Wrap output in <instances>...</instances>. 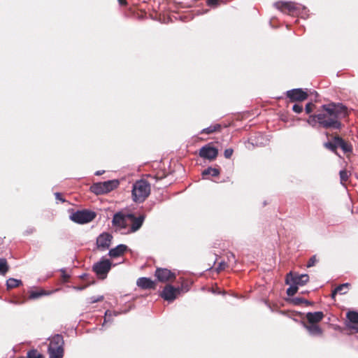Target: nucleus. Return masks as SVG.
Masks as SVG:
<instances>
[{"label": "nucleus", "mask_w": 358, "mask_h": 358, "mask_svg": "<svg viewBox=\"0 0 358 358\" xmlns=\"http://www.w3.org/2000/svg\"><path fill=\"white\" fill-rule=\"evenodd\" d=\"M218 155V150L210 145L203 146L199 150V155L203 159L208 160L215 159Z\"/></svg>", "instance_id": "nucleus-12"}, {"label": "nucleus", "mask_w": 358, "mask_h": 358, "mask_svg": "<svg viewBox=\"0 0 358 358\" xmlns=\"http://www.w3.org/2000/svg\"><path fill=\"white\" fill-rule=\"evenodd\" d=\"M180 292V288H175L171 285H167L164 288L161 296L166 301H172L177 297Z\"/></svg>", "instance_id": "nucleus-11"}, {"label": "nucleus", "mask_w": 358, "mask_h": 358, "mask_svg": "<svg viewBox=\"0 0 358 358\" xmlns=\"http://www.w3.org/2000/svg\"><path fill=\"white\" fill-rule=\"evenodd\" d=\"M144 219L143 215L136 217L129 213H115L113 215V231H118L122 234L135 232L141 227Z\"/></svg>", "instance_id": "nucleus-2"}, {"label": "nucleus", "mask_w": 358, "mask_h": 358, "mask_svg": "<svg viewBox=\"0 0 358 358\" xmlns=\"http://www.w3.org/2000/svg\"><path fill=\"white\" fill-rule=\"evenodd\" d=\"M304 327L308 330L311 336H320L322 333V329L317 324H304Z\"/></svg>", "instance_id": "nucleus-17"}, {"label": "nucleus", "mask_w": 358, "mask_h": 358, "mask_svg": "<svg viewBox=\"0 0 358 358\" xmlns=\"http://www.w3.org/2000/svg\"><path fill=\"white\" fill-rule=\"evenodd\" d=\"M233 152H234V150L231 148L226 149L224 152V155L225 158L229 159L231 157Z\"/></svg>", "instance_id": "nucleus-37"}, {"label": "nucleus", "mask_w": 358, "mask_h": 358, "mask_svg": "<svg viewBox=\"0 0 358 358\" xmlns=\"http://www.w3.org/2000/svg\"><path fill=\"white\" fill-rule=\"evenodd\" d=\"M275 7L285 13L294 15L300 9L301 6L293 2H278Z\"/></svg>", "instance_id": "nucleus-7"}, {"label": "nucleus", "mask_w": 358, "mask_h": 358, "mask_svg": "<svg viewBox=\"0 0 358 358\" xmlns=\"http://www.w3.org/2000/svg\"><path fill=\"white\" fill-rule=\"evenodd\" d=\"M317 262V259L315 255L311 257L310 259L308 260V262L307 264V267H312V266H315V264Z\"/></svg>", "instance_id": "nucleus-35"}, {"label": "nucleus", "mask_w": 358, "mask_h": 358, "mask_svg": "<svg viewBox=\"0 0 358 358\" xmlns=\"http://www.w3.org/2000/svg\"><path fill=\"white\" fill-rule=\"evenodd\" d=\"M334 141L337 145V148H341L344 152H351L352 147L350 144L345 142L343 138L339 136L334 137Z\"/></svg>", "instance_id": "nucleus-18"}, {"label": "nucleus", "mask_w": 358, "mask_h": 358, "mask_svg": "<svg viewBox=\"0 0 358 358\" xmlns=\"http://www.w3.org/2000/svg\"><path fill=\"white\" fill-rule=\"evenodd\" d=\"M155 276L160 282H166L176 278L175 273H172L167 268H157L155 271Z\"/></svg>", "instance_id": "nucleus-14"}, {"label": "nucleus", "mask_w": 358, "mask_h": 358, "mask_svg": "<svg viewBox=\"0 0 358 358\" xmlns=\"http://www.w3.org/2000/svg\"><path fill=\"white\" fill-rule=\"evenodd\" d=\"M96 216L95 212L89 210H77L72 213L70 219L73 222L83 224L92 222Z\"/></svg>", "instance_id": "nucleus-5"}, {"label": "nucleus", "mask_w": 358, "mask_h": 358, "mask_svg": "<svg viewBox=\"0 0 358 358\" xmlns=\"http://www.w3.org/2000/svg\"><path fill=\"white\" fill-rule=\"evenodd\" d=\"M120 6H125L127 4L126 0H118Z\"/></svg>", "instance_id": "nucleus-43"}, {"label": "nucleus", "mask_w": 358, "mask_h": 358, "mask_svg": "<svg viewBox=\"0 0 358 358\" xmlns=\"http://www.w3.org/2000/svg\"><path fill=\"white\" fill-rule=\"evenodd\" d=\"M128 183V181L126 180L125 178H122L121 179H113V189L117 188L120 183L122 182Z\"/></svg>", "instance_id": "nucleus-31"}, {"label": "nucleus", "mask_w": 358, "mask_h": 358, "mask_svg": "<svg viewBox=\"0 0 358 358\" xmlns=\"http://www.w3.org/2000/svg\"><path fill=\"white\" fill-rule=\"evenodd\" d=\"M64 339L62 336L56 334L50 338L48 348L49 358H62L64 355Z\"/></svg>", "instance_id": "nucleus-4"}, {"label": "nucleus", "mask_w": 358, "mask_h": 358, "mask_svg": "<svg viewBox=\"0 0 358 358\" xmlns=\"http://www.w3.org/2000/svg\"><path fill=\"white\" fill-rule=\"evenodd\" d=\"M226 266H227V264L224 262H222L219 264V266L217 269L218 271H222L225 268Z\"/></svg>", "instance_id": "nucleus-40"}, {"label": "nucleus", "mask_w": 358, "mask_h": 358, "mask_svg": "<svg viewBox=\"0 0 358 358\" xmlns=\"http://www.w3.org/2000/svg\"><path fill=\"white\" fill-rule=\"evenodd\" d=\"M112 240V236L108 233L100 234L96 238L97 248L102 251L109 248Z\"/></svg>", "instance_id": "nucleus-13"}, {"label": "nucleus", "mask_w": 358, "mask_h": 358, "mask_svg": "<svg viewBox=\"0 0 358 358\" xmlns=\"http://www.w3.org/2000/svg\"><path fill=\"white\" fill-rule=\"evenodd\" d=\"M90 190L97 195L110 192L112 190V180L94 183L90 187Z\"/></svg>", "instance_id": "nucleus-9"}, {"label": "nucleus", "mask_w": 358, "mask_h": 358, "mask_svg": "<svg viewBox=\"0 0 358 358\" xmlns=\"http://www.w3.org/2000/svg\"><path fill=\"white\" fill-rule=\"evenodd\" d=\"M108 255H109L110 257H112V249H110V250H108Z\"/></svg>", "instance_id": "nucleus-45"}, {"label": "nucleus", "mask_w": 358, "mask_h": 358, "mask_svg": "<svg viewBox=\"0 0 358 358\" xmlns=\"http://www.w3.org/2000/svg\"><path fill=\"white\" fill-rule=\"evenodd\" d=\"M220 127H221V126L218 124H215V125H211L207 128L202 129L201 133V134H212L214 131L219 130L220 129Z\"/></svg>", "instance_id": "nucleus-24"}, {"label": "nucleus", "mask_w": 358, "mask_h": 358, "mask_svg": "<svg viewBox=\"0 0 358 358\" xmlns=\"http://www.w3.org/2000/svg\"><path fill=\"white\" fill-rule=\"evenodd\" d=\"M10 303H15V304H17V302L14 301H13V300H10Z\"/></svg>", "instance_id": "nucleus-46"}, {"label": "nucleus", "mask_w": 358, "mask_h": 358, "mask_svg": "<svg viewBox=\"0 0 358 358\" xmlns=\"http://www.w3.org/2000/svg\"><path fill=\"white\" fill-rule=\"evenodd\" d=\"M150 193V185L145 180H140L132 186V197L135 202H143Z\"/></svg>", "instance_id": "nucleus-3"}, {"label": "nucleus", "mask_w": 358, "mask_h": 358, "mask_svg": "<svg viewBox=\"0 0 358 358\" xmlns=\"http://www.w3.org/2000/svg\"><path fill=\"white\" fill-rule=\"evenodd\" d=\"M9 268L7 260L4 258H0V274L5 275L9 271Z\"/></svg>", "instance_id": "nucleus-22"}, {"label": "nucleus", "mask_w": 358, "mask_h": 358, "mask_svg": "<svg viewBox=\"0 0 358 358\" xmlns=\"http://www.w3.org/2000/svg\"><path fill=\"white\" fill-rule=\"evenodd\" d=\"M111 267V263L109 259L103 258L93 266V271L96 273L98 278L104 279Z\"/></svg>", "instance_id": "nucleus-6"}, {"label": "nucleus", "mask_w": 358, "mask_h": 358, "mask_svg": "<svg viewBox=\"0 0 358 358\" xmlns=\"http://www.w3.org/2000/svg\"><path fill=\"white\" fill-rule=\"evenodd\" d=\"M203 176L211 175L212 176H217L220 174L217 169L209 167L202 172Z\"/></svg>", "instance_id": "nucleus-25"}, {"label": "nucleus", "mask_w": 358, "mask_h": 358, "mask_svg": "<svg viewBox=\"0 0 358 358\" xmlns=\"http://www.w3.org/2000/svg\"><path fill=\"white\" fill-rule=\"evenodd\" d=\"M286 95L292 102L303 101L308 98V93L301 88L288 90Z\"/></svg>", "instance_id": "nucleus-10"}, {"label": "nucleus", "mask_w": 358, "mask_h": 358, "mask_svg": "<svg viewBox=\"0 0 358 358\" xmlns=\"http://www.w3.org/2000/svg\"><path fill=\"white\" fill-rule=\"evenodd\" d=\"M118 264H120V262H118ZM116 264H117V263H115V262H113V266H115Z\"/></svg>", "instance_id": "nucleus-47"}, {"label": "nucleus", "mask_w": 358, "mask_h": 358, "mask_svg": "<svg viewBox=\"0 0 358 358\" xmlns=\"http://www.w3.org/2000/svg\"><path fill=\"white\" fill-rule=\"evenodd\" d=\"M294 301L295 304H300L301 303H304L306 304H309V302L307 300L301 299V298H295L294 299Z\"/></svg>", "instance_id": "nucleus-38"}, {"label": "nucleus", "mask_w": 358, "mask_h": 358, "mask_svg": "<svg viewBox=\"0 0 358 358\" xmlns=\"http://www.w3.org/2000/svg\"><path fill=\"white\" fill-rule=\"evenodd\" d=\"M231 256L233 258H234V254H231Z\"/></svg>", "instance_id": "nucleus-48"}, {"label": "nucleus", "mask_w": 358, "mask_h": 358, "mask_svg": "<svg viewBox=\"0 0 358 358\" xmlns=\"http://www.w3.org/2000/svg\"><path fill=\"white\" fill-rule=\"evenodd\" d=\"M55 198H56L57 200H59V201H61L62 202L64 201V199L62 197V194L60 193L57 192V193L55 194Z\"/></svg>", "instance_id": "nucleus-42"}, {"label": "nucleus", "mask_w": 358, "mask_h": 358, "mask_svg": "<svg viewBox=\"0 0 358 358\" xmlns=\"http://www.w3.org/2000/svg\"><path fill=\"white\" fill-rule=\"evenodd\" d=\"M314 107L315 105L313 103H308L305 107L306 113L308 114L310 113L313 110Z\"/></svg>", "instance_id": "nucleus-36"}, {"label": "nucleus", "mask_w": 358, "mask_h": 358, "mask_svg": "<svg viewBox=\"0 0 358 358\" xmlns=\"http://www.w3.org/2000/svg\"><path fill=\"white\" fill-rule=\"evenodd\" d=\"M348 283H344V284H342L339 286H338L332 292L331 295H332V297H334V296L337 294V293H339L341 294H345L347 292V290L348 289Z\"/></svg>", "instance_id": "nucleus-21"}, {"label": "nucleus", "mask_w": 358, "mask_h": 358, "mask_svg": "<svg viewBox=\"0 0 358 358\" xmlns=\"http://www.w3.org/2000/svg\"><path fill=\"white\" fill-rule=\"evenodd\" d=\"M306 319L310 324H317L320 322L323 317L324 314L321 311L314 312V313H308L306 314Z\"/></svg>", "instance_id": "nucleus-15"}, {"label": "nucleus", "mask_w": 358, "mask_h": 358, "mask_svg": "<svg viewBox=\"0 0 358 358\" xmlns=\"http://www.w3.org/2000/svg\"><path fill=\"white\" fill-rule=\"evenodd\" d=\"M307 122L312 127H315L318 123V113L316 115H310L307 120Z\"/></svg>", "instance_id": "nucleus-27"}, {"label": "nucleus", "mask_w": 358, "mask_h": 358, "mask_svg": "<svg viewBox=\"0 0 358 358\" xmlns=\"http://www.w3.org/2000/svg\"><path fill=\"white\" fill-rule=\"evenodd\" d=\"M45 294V292L43 291L36 292V291H32L29 294V299H36L39 298L41 296H43Z\"/></svg>", "instance_id": "nucleus-28"}, {"label": "nucleus", "mask_w": 358, "mask_h": 358, "mask_svg": "<svg viewBox=\"0 0 358 358\" xmlns=\"http://www.w3.org/2000/svg\"><path fill=\"white\" fill-rule=\"evenodd\" d=\"M103 296H98V297L92 296L90 299V303H96L97 301H101L103 299Z\"/></svg>", "instance_id": "nucleus-39"}, {"label": "nucleus", "mask_w": 358, "mask_h": 358, "mask_svg": "<svg viewBox=\"0 0 358 358\" xmlns=\"http://www.w3.org/2000/svg\"><path fill=\"white\" fill-rule=\"evenodd\" d=\"M287 285H289V287L287 289V294L289 296H294L297 290H298V286L296 284L292 283H287Z\"/></svg>", "instance_id": "nucleus-26"}, {"label": "nucleus", "mask_w": 358, "mask_h": 358, "mask_svg": "<svg viewBox=\"0 0 358 358\" xmlns=\"http://www.w3.org/2000/svg\"><path fill=\"white\" fill-rule=\"evenodd\" d=\"M324 147L332 152H336V150L337 148V145L336 142L334 141V142H327L324 143Z\"/></svg>", "instance_id": "nucleus-30"}, {"label": "nucleus", "mask_w": 358, "mask_h": 358, "mask_svg": "<svg viewBox=\"0 0 358 358\" xmlns=\"http://www.w3.org/2000/svg\"><path fill=\"white\" fill-rule=\"evenodd\" d=\"M27 358H43V356L36 350H30L27 352Z\"/></svg>", "instance_id": "nucleus-29"}, {"label": "nucleus", "mask_w": 358, "mask_h": 358, "mask_svg": "<svg viewBox=\"0 0 358 358\" xmlns=\"http://www.w3.org/2000/svg\"><path fill=\"white\" fill-rule=\"evenodd\" d=\"M292 110L296 113H301L303 111V106L299 103H295L292 107Z\"/></svg>", "instance_id": "nucleus-33"}, {"label": "nucleus", "mask_w": 358, "mask_h": 358, "mask_svg": "<svg viewBox=\"0 0 358 358\" xmlns=\"http://www.w3.org/2000/svg\"><path fill=\"white\" fill-rule=\"evenodd\" d=\"M137 285L142 289H152L155 287V282L148 278H139L136 282Z\"/></svg>", "instance_id": "nucleus-16"}, {"label": "nucleus", "mask_w": 358, "mask_h": 358, "mask_svg": "<svg viewBox=\"0 0 358 358\" xmlns=\"http://www.w3.org/2000/svg\"><path fill=\"white\" fill-rule=\"evenodd\" d=\"M110 316V310H106V313H105L104 322H103V325H104L105 323L108 322V319L107 318H109Z\"/></svg>", "instance_id": "nucleus-41"}, {"label": "nucleus", "mask_w": 358, "mask_h": 358, "mask_svg": "<svg viewBox=\"0 0 358 358\" xmlns=\"http://www.w3.org/2000/svg\"><path fill=\"white\" fill-rule=\"evenodd\" d=\"M127 250L128 247L124 244H120L115 248H113V259L118 257H121Z\"/></svg>", "instance_id": "nucleus-19"}, {"label": "nucleus", "mask_w": 358, "mask_h": 358, "mask_svg": "<svg viewBox=\"0 0 358 358\" xmlns=\"http://www.w3.org/2000/svg\"><path fill=\"white\" fill-rule=\"evenodd\" d=\"M347 318L348 320L353 323L358 324V313L355 311H349L347 313Z\"/></svg>", "instance_id": "nucleus-23"}, {"label": "nucleus", "mask_w": 358, "mask_h": 358, "mask_svg": "<svg viewBox=\"0 0 358 358\" xmlns=\"http://www.w3.org/2000/svg\"><path fill=\"white\" fill-rule=\"evenodd\" d=\"M220 0H207L206 3L208 6L215 8L219 5Z\"/></svg>", "instance_id": "nucleus-34"}, {"label": "nucleus", "mask_w": 358, "mask_h": 358, "mask_svg": "<svg viewBox=\"0 0 358 358\" xmlns=\"http://www.w3.org/2000/svg\"><path fill=\"white\" fill-rule=\"evenodd\" d=\"M341 182H345L348 179V173L345 170H341L339 173Z\"/></svg>", "instance_id": "nucleus-32"}, {"label": "nucleus", "mask_w": 358, "mask_h": 358, "mask_svg": "<svg viewBox=\"0 0 358 358\" xmlns=\"http://www.w3.org/2000/svg\"><path fill=\"white\" fill-rule=\"evenodd\" d=\"M348 115L347 108L341 103L322 105L318 112V124L324 129H341V119Z\"/></svg>", "instance_id": "nucleus-1"}, {"label": "nucleus", "mask_w": 358, "mask_h": 358, "mask_svg": "<svg viewBox=\"0 0 358 358\" xmlns=\"http://www.w3.org/2000/svg\"><path fill=\"white\" fill-rule=\"evenodd\" d=\"M309 280V276L307 274H301L299 275L296 273H293L292 272L289 273L286 276V283H292L296 284L297 286L304 285Z\"/></svg>", "instance_id": "nucleus-8"}, {"label": "nucleus", "mask_w": 358, "mask_h": 358, "mask_svg": "<svg viewBox=\"0 0 358 358\" xmlns=\"http://www.w3.org/2000/svg\"><path fill=\"white\" fill-rule=\"evenodd\" d=\"M22 285V282L21 280H17L13 278H10L6 281V288L7 289H11L13 288L17 287Z\"/></svg>", "instance_id": "nucleus-20"}, {"label": "nucleus", "mask_w": 358, "mask_h": 358, "mask_svg": "<svg viewBox=\"0 0 358 358\" xmlns=\"http://www.w3.org/2000/svg\"><path fill=\"white\" fill-rule=\"evenodd\" d=\"M103 172H104V171H96V172L95 173V175H96V176H100V175H101Z\"/></svg>", "instance_id": "nucleus-44"}]
</instances>
